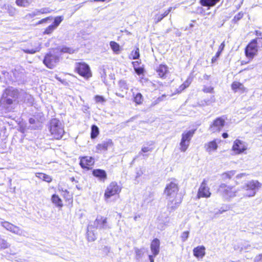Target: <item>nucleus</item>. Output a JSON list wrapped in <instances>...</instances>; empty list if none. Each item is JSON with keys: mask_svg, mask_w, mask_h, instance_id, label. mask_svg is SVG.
<instances>
[{"mask_svg": "<svg viewBox=\"0 0 262 262\" xmlns=\"http://www.w3.org/2000/svg\"><path fill=\"white\" fill-rule=\"evenodd\" d=\"M178 186L176 183L170 182L167 184L164 193L168 201L167 208L170 211L175 210L182 202L181 197L178 196Z\"/></svg>", "mask_w": 262, "mask_h": 262, "instance_id": "nucleus-1", "label": "nucleus"}, {"mask_svg": "<svg viewBox=\"0 0 262 262\" xmlns=\"http://www.w3.org/2000/svg\"><path fill=\"white\" fill-rule=\"evenodd\" d=\"M261 186V183L258 181L251 180L243 185L239 191H241L243 197H253Z\"/></svg>", "mask_w": 262, "mask_h": 262, "instance_id": "nucleus-2", "label": "nucleus"}, {"mask_svg": "<svg viewBox=\"0 0 262 262\" xmlns=\"http://www.w3.org/2000/svg\"><path fill=\"white\" fill-rule=\"evenodd\" d=\"M49 129L51 135L56 139L61 138L64 133L63 125L56 118L50 121Z\"/></svg>", "mask_w": 262, "mask_h": 262, "instance_id": "nucleus-3", "label": "nucleus"}, {"mask_svg": "<svg viewBox=\"0 0 262 262\" xmlns=\"http://www.w3.org/2000/svg\"><path fill=\"white\" fill-rule=\"evenodd\" d=\"M218 192L223 198L228 200L236 196L238 191L236 190L233 186L222 183L219 186Z\"/></svg>", "mask_w": 262, "mask_h": 262, "instance_id": "nucleus-4", "label": "nucleus"}, {"mask_svg": "<svg viewBox=\"0 0 262 262\" xmlns=\"http://www.w3.org/2000/svg\"><path fill=\"white\" fill-rule=\"evenodd\" d=\"M75 69L80 75L86 79H88L92 76L89 66L84 62L76 63Z\"/></svg>", "mask_w": 262, "mask_h": 262, "instance_id": "nucleus-5", "label": "nucleus"}, {"mask_svg": "<svg viewBox=\"0 0 262 262\" xmlns=\"http://www.w3.org/2000/svg\"><path fill=\"white\" fill-rule=\"evenodd\" d=\"M121 190V187L116 182H112L105 190L104 198L105 199H108L115 194H119Z\"/></svg>", "mask_w": 262, "mask_h": 262, "instance_id": "nucleus-6", "label": "nucleus"}, {"mask_svg": "<svg viewBox=\"0 0 262 262\" xmlns=\"http://www.w3.org/2000/svg\"><path fill=\"white\" fill-rule=\"evenodd\" d=\"M257 40L253 39L247 46L245 54L247 57L253 58L257 52Z\"/></svg>", "mask_w": 262, "mask_h": 262, "instance_id": "nucleus-7", "label": "nucleus"}, {"mask_svg": "<svg viewBox=\"0 0 262 262\" xmlns=\"http://www.w3.org/2000/svg\"><path fill=\"white\" fill-rule=\"evenodd\" d=\"M225 120L222 117L217 118L213 121L209 127V130L212 133L219 132L224 127Z\"/></svg>", "mask_w": 262, "mask_h": 262, "instance_id": "nucleus-8", "label": "nucleus"}, {"mask_svg": "<svg viewBox=\"0 0 262 262\" xmlns=\"http://www.w3.org/2000/svg\"><path fill=\"white\" fill-rule=\"evenodd\" d=\"M1 224L4 228L14 234L19 236L24 235V231L16 226L8 222H3Z\"/></svg>", "mask_w": 262, "mask_h": 262, "instance_id": "nucleus-9", "label": "nucleus"}, {"mask_svg": "<svg viewBox=\"0 0 262 262\" xmlns=\"http://www.w3.org/2000/svg\"><path fill=\"white\" fill-rule=\"evenodd\" d=\"M210 195L211 192H210L209 188L207 186V181L204 179L202 182L199 189L198 197L199 198L201 197L209 198L210 196Z\"/></svg>", "mask_w": 262, "mask_h": 262, "instance_id": "nucleus-10", "label": "nucleus"}, {"mask_svg": "<svg viewBox=\"0 0 262 262\" xmlns=\"http://www.w3.org/2000/svg\"><path fill=\"white\" fill-rule=\"evenodd\" d=\"M59 61V57L56 55L47 54L43 60V63L49 68H53Z\"/></svg>", "mask_w": 262, "mask_h": 262, "instance_id": "nucleus-11", "label": "nucleus"}, {"mask_svg": "<svg viewBox=\"0 0 262 262\" xmlns=\"http://www.w3.org/2000/svg\"><path fill=\"white\" fill-rule=\"evenodd\" d=\"M247 149V144L240 140L236 139L233 143L232 146L233 150L236 154H239L243 152Z\"/></svg>", "mask_w": 262, "mask_h": 262, "instance_id": "nucleus-12", "label": "nucleus"}, {"mask_svg": "<svg viewBox=\"0 0 262 262\" xmlns=\"http://www.w3.org/2000/svg\"><path fill=\"white\" fill-rule=\"evenodd\" d=\"M94 226L98 229H105L107 228L106 218L102 216H98L94 222Z\"/></svg>", "mask_w": 262, "mask_h": 262, "instance_id": "nucleus-13", "label": "nucleus"}, {"mask_svg": "<svg viewBox=\"0 0 262 262\" xmlns=\"http://www.w3.org/2000/svg\"><path fill=\"white\" fill-rule=\"evenodd\" d=\"M160 242L158 238L154 239L150 244V250L154 256H156L160 252Z\"/></svg>", "mask_w": 262, "mask_h": 262, "instance_id": "nucleus-14", "label": "nucleus"}, {"mask_svg": "<svg viewBox=\"0 0 262 262\" xmlns=\"http://www.w3.org/2000/svg\"><path fill=\"white\" fill-rule=\"evenodd\" d=\"M113 145V141L111 139H107L103 141L101 143L98 144L96 146V149L98 150L97 152L107 150L108 148L112 147Z\"/></svg>", "mask_w": 262, "mask_h": 262, "instance_id": "nucleus-15", "label": "nucleus"}, {"mask_svg": "<svg viewBox=\"0 0 262 262\" xmlns=\"http://www.w3.org/2000/svg\"><path fill=\"white\" fill-rule=\"evenodd\" d=\"M3 94L15 100L18 98L19 93L17 89L9 88L5 90Z\"/></svg>", "mask_w": 262, "mask_h": 262, "instance_id": "nucleus-16", "label": "nucleus"}, {"mask_svg": "<svg viewBox=\"0 0 262 262\" xmlns=\"http://www.w3.org/2000/svg\"><path fill=\"white\" fill-rule=\"evenodd\" d=\"M194 256L197 258H203L205 255V248L203 246H198L193 250Z\"/></svg>", "mask_w": 262, "mask_h": 262, "instance_id": "nucleus-17", "label": "nucleus"}, {"mask_svg": "<svg viewBox=\"0 0 262 262\" xmlns=\"http://www.w3.org/2000/svg\"><path fill=\"white\" fill-rule=\"evenodd\" d=\"M94 163V159L91 157H84L81 158L80 162L81 166L83 168H89Z\"/></svg>", "mask_w": 262, "mask_h": 262, "instance_id": "nucleus-18", "label": "nucleus"}, {"mask_svg": "<svg viewBox=\"0 0 262 262\" xmlns=\"http://www.w3.org/2000/svg\"><path fill=\"white\" fill-rule=\"evenodd\" d=\"M218 145L216 140H214L205 144V149L209 154H211L213 151H215Z\"/></svg>", "mask_w": 262, "mask_h": 262, "instance_id": "nucleus-19", "label": "nucleus"}, {"mask_svg": "<svg viewBox=\"0 0 262 262\" xmlns=\"http://www.w3.org/2000/svg\"><path fill=\"white\" fill-rule=\"evenodd\" d=\"M168 72V68L165 64H160L157 69V72L161 78L165 77Z\"/></svg>", "mask_w": 262, "mask_h": 262, "instance_id": "nucleus-20", "label": "nucleus"}, {"mask_svg": "<svg viewBox=\"0 0 262 262\" xmlns=\"http://www.w3.org/2000/svg\"><path fill=\"white\" fill-rule=\"evenodd\" d=\"M50 11L48 8H42L40 10H36L34 12L29 13L26 15V18H32L36 15H39V14H44L49 13Z\"/></svg>", "mask_w": 262, "mask_h": 262, "instance_id": "nucleus-21", "label": "nucleus"}, {"mask_svg": "<svg viewBox=\"0 0 262 262\" xmlns=\"http://www.w3.org/2000/svg\"><path fill=\"white\" fill-rule=\"evenodd\" d=\"M194 132L195 130H190L183 133L182 135L181 140L190 142L193 134H194Z\"/></svg>", "mask_w": 262, "mask_h": 262, "instance_id": "nucleus-22", "label": "nucleus"}, {"mask_svg": "<svg viewBox=\"0 0 262 262\" xmlns=\"http://www.w3.org/2000/svg\"><path fill=\"white\" fill-rule=\"evenodd\" d=\"M93 175L101 180H104L106 178V173L105 171L102 169H95L93 171Z\"/></svg>", "mask_w": 262, "mask_h": 262, "instance_id": "nucleus-23", "label": "nucleus"}, {"mask_svg": "<svg viewBox=\"0 0 262 262\" xmlns=\"http://www.w3.org/2000/svg\"><path fill=\"white\" fill-rule=\"evenodd\" d=\"M232 89L235 92L245 91V87L243 84L239 82H233L231 85Z\"/></svg>", "mask_w": 262, "mask_h": 262, "instance_id": "nucleus-24", "label": "nucleus"}, {"mask_svg": "<svg viewBox=\"0 0 262 262\" xmlns=\"http://www.w3.org/2000/svg\"><path fill=\"white\" fill-rule=\"evenodd\" d=\"M220 0H201L200 3L203 6H214Z\"/></svg>", "mask_w": 262, "mask_h": 262, "instance_id": "nucleus-25", "label": "nucleus"}, {"mask_svg": "<svg viewBox=\"0 0 262 262\" xmlns=\"http://www.w3.org/2000/svg\"><path fill=\"white\" fill-rule=\"evenodd\" d=\"M92 225H89L88 227V239L90 242L94 241L96 239V236L92 230Z\"/></svg>", "mask_w": 262, "mask_h": 262, "instance_id": "nucleus-26", "label": "nucleus"}, {"mask_svg": "<svg viewBox=\"0 0 262 262\" xmlns=\"http://www.w3.org/2000/svg\"><path fill=\"white\" fill-rule=\"evenodd\" d=\"M52 202L56 206L61 207L63 205L61 199L56 194H53L52 196Z\"/></svg>", "mask_w": 262, "mask_h": 262, "instance_id": "nucleus-27", "label": "nucleus"}, {"mask_svg": "<svg viewBox=\"0 0 262 262\" xmlns=\"http://www.w3.org/2000/svg\"><path fill=\"white\" fill-rule=\"evenodd\" d=\"M135 252L136 254V259L137 260H139L143 257L145 253V249L144 248L138 249L136 248H135Z\"/></svg>", "mask_w": 262, "mask_h": 262, "instance_id": "nucleus-28", "label": "nucleus"}, {"mask_svg": "<svg viewBox=\"0 0 262 262\" xmlns=\"http://www.w3.org/2000/svg\"><path fill=\"white\" fill-rule=\"evenodd\" d=\"M15 101L11 98L7 96H4V94L2 95L1 102L3 104H7L8 105L12 104L13 101Z\"/></svg>", "mask_w": 262, "mask_h": 262, "instance_id": "nucleus-29", "label": "nucleus"}, {"mask_svg": "<svg viewBox=\"0 0 262 262\" xmlns=\"http://www.w3.org/2000/svg\"><path fill=\"white\" fill-rule=\"evenodd\" d=\"M3 9L6 10L10 16H13L15 13V9L10 5L5 4Z\"/></svg>", "mask_w": 262, "mask_h": 262, "instance_id": "nucleus-30", "label": "nucleus"}, {"mask_svg": "<svg viewBox=\"0 0 262 262\" xmlns=\"http://www.w3.org/2000/svg\"><path fill=\"white\" fill-rule=\"evenodd\" d=\"M32 2V0H16V4L20 7H26L29 6Z\"/></svg>", "mask_w": 262, "mask_h": 262, "instance_id": "nucleus-31", "label": "nucleus"}, {"mask_svg": "<svg viewBox=\"0 0 262 262\" xmlns=\"http://www.w3.org/2000/svg\"><path fill=\"white\" fill-rule=\"evenodd\" d=\"M36 176L39 178L42 179V180L48 183L51 182L52 180L50 176L46 174L43 173H37Z\"/></svg>", "mask_w": 262, "mask_h": 262, "instance_id": "nucleus-32", "label": "nucleus"}, {"mask_svg": "<svg viewBox=\"0 0 262 262\" xmlns=\"http://www.w3.org/2000/svg\"><path fill=\"white\" fill-rule=\"evenodd\" d=\"M40 49H41V43L40 42H38V43H37V46L35 48L32 49L24 50V51L26 53L34 54L37 52H39Z\"/></svg>", "mask_w": 262, "mask_h": 262, "instance_id": "nucleus-33", "label": "nucleus"}, {"mask_svg": "<svg viewBox=\"0 0 262 262\" xmlns=\"http://www.w3.org/2000/svg\"><path fill=\"white\" fill-rule=\"evenodd\" d=\"M99 132L98 127L96 125H92L91 127V138L94 139L97 137L99 134Z\"/></svg>", "mask_w": 262, "mask_h": 262, "instance_id": "nucleus-34", "label": "nucleus"}, {"mask_svg": "<svg viewBox=\"0 0 262 262\" xmlns=\"http://www.w3.org/2000/svg\"><path fill=\"white\" fill-rule=\"evenodd\" d=\"M235 174V170H231L222 174V178L223 180L230 179Z\"/></svg>", "mask_w": 262, "mask_h": 262, "instance_id": "nucleus-35", "label": "nucleus"}, {"mask_svg": "<svg viewBox=\"0 0 262 262\" xmlns=\"http://www.w3.org/2000/svg\"><path fill=\"white\" fill-rule=\"evenodd\" d=\"M190 142L181 140L180 143V149L182 152H185L188 146H189Z\"/></svg>", "mask_w": 262, "mask_h": 262, "instance_id": "nucleus-36", "label": "nucleus"}, {"mask_svg": "<svg viewBox=\"0 0 262 262\" xmlns=\"http://www.w3.org/2000/svg\"><path fill=\"white\" fill-rule=\"evenodd\" d=\"M110 46L112 50L116 53H118L120 50V46L117 42L112 41L110 43Z\"/></svg>", "mask_w": 262, "mask_h": 262, "instance_id": "nucleus-37", "label": "nucleus"}, {"mask_svg": "<svg viewBox=\"0 0 262 262\" xmlns=\"http://www.w3.org/2000/svg\"><path fill=\"white\" fill-rule=\"evenodd\" d=\"M143 100V96L141 93H137L134 97V101L138 104H141Z\"/></svg>", "mask_w": 262, "mask_h": 262, "instance_id": "nucleus-38", "label": "nucleus"}, {"mask_svg": "<svg viewBox=\"0 0 262 262\" xmlns=\"http://www.w3.org/2000/svg\"><path fill=\"white\" fill-rule=\"evenodd\" d=\"M10 247V244L5 239L0 237V248L2 249H7Z\"/></svg>", "mask_w": 262, "mask_h": 262, "instance_id": "nucleus-39", "label": "nucleus"}, {"mask_svg": "<svg viewBox=\"0 0 262 262\" xmlns=\"http://www.w3.org/2000/svg\"><path fill=\"white\" fill-rule=\"evenodd\" d=\"M119 85L122 91L127 90L128 89L126 81L124 80H121L119 81Z\"/></svg>", "mask_w": 262, "mask_h": 262, "instance_id": "nucleus-40", "label": "nucleus"}, {"mask_svg": "<svg viewBox=\"0 0 262 262\" xmlns=\"http://www.w3.org/2000/svg\"><path fill=\"white\" fill-rule=\"evenodd\" d=\"M130 56L133 59H138L140 56L139 48H137L135 51H133L130 54Z\"/></svg>", "mask_w": 262, "mask_h": 262, "instance_id": "nucleus-41", "label": "nucleus"}, {"mask_svg": "<svg viewBox=\"0 0 262 262\" xmlns=\"http://www.w3.org/2000/svg\"><path fill=\"white\" fill-rule=\"evenodd\" d=\"M56 26H54L53 25H50L47 29L45 30L44 33L47 34H51L54 29H55Z\"/></svg>", "mask_w": 262, "mask_h": 262, "instance_id": "nucleus-42", "label": "nucleus"}, {"mask_svg": "<svg viewBox=\"0 0 262 262\" xmlns=\"http://www.w3.org/2000/svg\"><path fill=\"white\" fill-rule=\"evenodd\" d=\"M185 89H186V88H185V85H183V84H182L181 85H180L179 86V87L178 88H177L174 90L173 93H172V94L171 96H172L173 94H179L181 92H182L184 90H185Z\"/></svg>", "mask_w": 262, "mask_h": 262, "instance_id": "nucleus-43", "label": "nucleus"}, {"mask_svg": "<svg viewBox=\"0 0 262 262\" xmlns=\"http://www.w3.org/2000/svg\"><path fill=\"white\" fill-rule=\"evenodd\" d=\"M163 18L162 14L160 13L156 14L154 17V20L156 24L160 22Z\"/></svg>", "mask_w": 262, "mask_h": 262, "instance_id": "nucleus-44", "label": "nucleus"}, {"mask_svg": "<svg viewBox=\"0 0 262 262\" xmlns=\"http://www.w3.org/2000/svg\"><path fill=\"white\" fill-rule=\"evenodd\" d=\"M189 232L188 231H184L182 233L181 238L183 242H185L189 236Z\"/></svg>", "mask_w": 262, "mask_h": 262, "instance_id": "nucleus-45", "label": "nucleus"}, {"mask_svg": "<svg viewBox=\"0 0 262 262\" xmlns=\"http://www.w3.org/2000/svg\"><path fill=\"white\" fill-rule=\"evenodd\" d=\"M63 20V17L62 16H58L55 17L53 25L54 26H56V28L59 25V24Z\"/></svg>", "mask_w": 262, "mask_h": 262, "instance_id": "nucleus-46", "label": "nucleus"}, {"mask_svg": "<svg viewBox=\"0 0 262 262\" xmlns=\"http://www.w3.org/2000/svg\"><path fill=\"white\" fill-rule=\"evenodd\" d=\"M60 52L61 53H69L70 54H72L74 53V50L69 48L63 47L61 49Z\"/></svg>", "mask_w": 262, "mask_h": 262, "instance_id": "nucleus-47", "label": "nucleus"}, {"mask_svg": "<svg viewBox=\"0 0 262 262\" xmlns=\"http://www.w3.org/2000/svg\"><path fill=\"white\" fill-rule=\"evenodd\" d=\"M205 93H212L213 92V88L212 86H204L203 90Z\"/></svg>", "mask_w": 262, "mask_h": 262, "instance_id": "nucleus-48", "label": "nucleus"}, {"mask_svg": "<svg viewBox=\"0 0 262 262\" xmlns=\"http://www.w3.org/2000/svg\"><path fill=\"white\" fill-rule=\"evenodd\" d=\"M95 99L97 102H104L105 101L104 98L102 96L98 95L95 96Z\"/></svg>", "mask_w": 262, "mask_h": 262, "instance_id": "nucleus-49", "label": "nucleus"}, {"mask_svg": "<svg viewBox=\"0 0 262 262\" xmlns=\"http://www.w3.org/2000/svg\"><path fill=\"white\" fill-rule=\"evenodd\" d=\"M133 64L135 65L134 62H133ZM134 69L138 75H141L143 73V69L142 68H135L134 66Z\"/></svg>", "mask_w": 262, "mask_h": 262, "instance_id": "nucleus-50", "label": "nucleus"}, {"mask_svg": "<svg viewBox=\"0 0 262 262\" xmlns=\"http://www.w3.org/2000/svg\"><path fill=\"white\" fill-rule=\"evenodd\" d=\"M220 51H217L216 55L212 58V62H215L221 55Z\"/></svg>", "mask_w": 262, "mask_h": 262, "instance_id": "nucleus-51", "label": "nucleus"}, {"mask_svg": "<svg viewBox=\"0 0 262 262\" xmlns=\"http://www.w3.org/2000/svg\"><path fill=\"white\" fill-rule=\"evenodd\" d=\"M152 148L149 147H143L142 148L141 150L143 152H146L148 151H152Z\"/></svg>", "mask_w": 262, "mask_h": 262, "instance_id": "nucleus-52", "label": "nucleus"}, {"mask_svg": "<svg viewBox=\"0 0 262 262\" xmlns=\"http://www.w3.org/2000/svg\"><path fill=\"white\" fill-rule=\"evenodd\" d=\"M243 17V14L241 13H239L238 14L236 15L234 17V19L236 20H239L242 17Z\"/></svg>", "mask_w": 262, "mask_h": 262, "instance_id": "nucleus-53", "label": "nucleus"}, {"mask_svg": "<svg viewBox=\"0 0 262 262\" xmlns=\"http://www.w3.org/2000/svg\"><path fill=\"white\" fill-rule=\"evenodd\" d=\"M225 46V42L223 41L220 46L218 51H220V53L222 52V51L224 50V47Z\"/></svg>", "mask_w": 262, "mask_h": 262, "instance_id": "nucleus-54", "label": "nucleus"}, {"mask_svg": "<svg viewBox=\"0 0 262 262\" xmlns=\"http://www.w3.org/2000/svg\"><path fill=\"white\" fill-rule=\"evenodd\" d=\"M191 83V81L189 79H187L183 83V85H185V88H187V87L189 86V85H190Z\"/></svg>", "mask_w": 262, "mask_h": 262, "instance_id": "nucleus-55", "label": "nucleus"}, {"mask_svg": "<svg viewBox=\"0 0 262 262\" xmlns=\"http://www.w3.org/2000/svg\"><path fill=\"white\" fill-rule=\"evenodd\" d=\"M215 101V97L214 96H212L210 98V102H209V101L208 100L207 101H206V103L207 105H209L211 103L214 102Z\"/></svg>", "mask_w": 262, "mask_h": 262, "instance_id": "nucleus-56", "label": "nucleus"}, {"mask_svg": "<svg viewBox=\"0 0 262 262\" xmlns=\"http://www.w3.org/2000/svg\"><path fill=\"white\" fill-rule=\"evenodd\" d=\"M255 261L256 262H259L262 261V254H260L255 257Z\"/></svg>", "mask_w": 262, "mask_h": 262, "instance_id": "nucleus-57", "label": "nucleus"}, {"mask_svg": "<svg viewBox=\"0 0 262 262\" xmlns=\"http://www.w3.org/2000/svg\"><path fill=\"white\" fill-rule=\"evenodd\" d=\"M55 78L58 80V81H59L60 82H61L62 83L66 85L67 84V82L64 80H62L59 77H58L57 75H56L55 76Z\"/></svg>", "mask_w": 262, "mask_h": 262, "instance_id": "nucleus-58", "label": "nucleus"}, {"mask_svg": "<svg viewBox=\"0 0 262 262\" xmlns=\"http://www.w3.org/2000/svg\"><path fill=\"white\" fill-rule=\"evenodd\" d=\"M246 176H247V174L246 173H240L239 174H237L236 176V179H240V178H242V177H245Z\"/></svg>", "mask_w": 262, "mask_h": 262, "instance_id": "nucleus-59", "label": "nucleus"}, {"mask_svg": "<svg viewBox=\"0 0 262 262\" xmlns=\"http://www.w3.org/2000/svg\"><path fill=\"white\" fill-rule=\"evenodd\" d=\"M155 256H154L153 255V254H152V255H148V258H149V259L150 260V262H154V257Z\"/></svg>", "mask_w": 262, "mask_h": 262, "instance_id": "nucleus-60", "label": "nucleus"}, {"mask_svg": "<svg viewBox=\"0 0 262 262\" xmlns=\"http://www.w3.org/2000/svg\"><path fill=\"white\" fill-rule=\"evenodd\" d=\"M29 121V123L32 124H34L36 122V120L33 118H30Z\"/></svg>", "mask_w": 262, "mask_h": 262, "instance_id": "nucleus-61", "label": "nucleus"}, {"mask_svg": "<svg viewBox=\"0 0 262 262\" xmlns=\"http://www.w3.org/2000/svg\"><path fill=\"white\" fill-rule=\"evenodd\" d=\"M228 209H229V207H226V208H225V209H223V210H219V213H221V214H222V213H223L224 212L227 211Z\"/></svg>", "mask_w": 262, "mask_h": 262, "instance_id": "nucleus-62", "label": "nucleus"}, {"mask_svg": "<svg viewBox=\"0 0 262 262\" xmlns=\"http://www.w3.org/2000/svg\"><path fill=\"white\" fill-rule=\"evenodd\" d=\"M49 19V18H45V19H42L41 20H40L39 21V24H42V23H45V21H46L48 19Z\"/></svg>", "mask_w": 262, "mask_h": 262, "instance_id": "nucleus-63", "label": "nucleus"}, {"mask_svg": "<svg viewBox=\"0 0 262 262\" xmlns=\"http://www.w3.org/2000/svg\"><path fill=\"white\" fill-rule=\"evenodd\" d=\"M168 14H169L168 12H167V11H165L164 13L161 14L162 15V17L164 18V17H166V16H167Z\"/></svg>", "mask_w": 262, "mask_h": 262, "instance_id": "nucleus-64", "label": "nucleus"}]
</instances>
